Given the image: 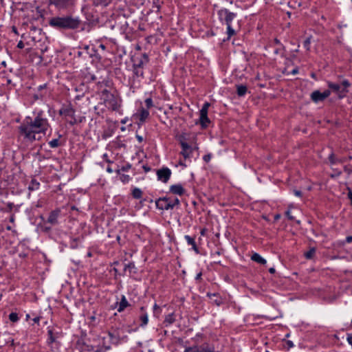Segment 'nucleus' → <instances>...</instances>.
I'll list each match as a JSON object with an SVG mask.
<instances>
[{"mask_svg": "<svg viewBox=\"0 0 352 352\" xmlns=\"http://www.w3.org/2000/svg\"><path fill=\"white\" fill-rule=\"evenodd\" d=\"M247 92V87L243 85L236 86V93L239 96H243Z\"/></svg>", "mask_w": 352, "mask_h": 352, "instance_id": "24", "label": "nucleus"}, {"mask_svg": "<svg viewBox=\"0 0 352 352\" xmlns=\"http://www.w3.org/2000/svg\"><path fill=\"white\" fill-rule=\"evenodd\" d=\"M328 87L329 89H331L333 91L336 92L338 97L340 98V94L341 93V85L337 83H333L331 82H328Z\"/></svg>", "mask_w": 352, "mask_h": 352, "instance_id": "20", "label": "nucleus"}, {"mask_svg": "<svg viewBox=\"0 0 352 352\" xmlns=\"http://www.w3.org/2000/svg\"><path fill=\"white\" fill-rule=\"evenodd\" d=\"M179 164L182 165V166H186L183 162H179Z\"/></svg>", "mask_w": 352, "mask_h": 352, "instance_id": "60", "label": "nucleus"}, {"mask_svg": "<svg viewBox=\"0 0 352 352\" xmlns=\"http://www.w3.org/2000/svg\"><path fill=\"white\" fill-rule=\"evenodd\" d=\"M192 150H182L181 154L183 155L184 158L186 160L190 157V154L192 153Z\"/></svg>", "mask_w": 352, "mask_h": 352, "instance_id": "30", "label": "nucleus"}, {"mask_svg": "<svg viewBox=\"0 0 352 352\" xmlns=\"http://www.w3.org/2000/svg\"><path fill=\"white\" fill-rule=\"evenodd\" d=\"M287 344L289 347H292L294 346L293 343L292 341H288L287 342Z\"/></svg>", "mask_w": 352, "mask_h": 352, "instance_id": "54", "label": "nucleus"}, {"mask_svg": "<svg viewBox=\"0 0 352 352\" xmlns=\"http://www.w3.org/2000/svg\"><path fill=\"white\" fill-rule=\"evenodd\" d=\"M10 221H11V222H13V221H14V218H13V217H12V218L10 219Z\"/></svg>", "mask_w": 352, "mask_h": 352, "instance_id": "63", "label": "nucleus"}, {"mask_svg": "<svg viewBox=\"0 0 352 352\" xmlns=\"http://www.w3.org/2000/svg\"><path fill=\"white\" fill-rule=\"evenodd\" d=\"M17 47L22 49L24 47V43L22 41H20L17 44Z\"/></svg>", "mask_w": 352, "mask_h": 352, "instance_id": "43", "label": "nucleus"}, {"mask_svg": "<svg viewBox=\"0 0 352 352\" xmlns=\"http://www.w3.org/2000/svg\"><path fill=\"white\" fill-rule=\"evenodd\" d=\"M140 311L142 312V314L140 316V320L141 321L140 326L144 327L148 324V314L145 312L144 308L143 307H142L140 308Z\"/></svg>", "mask_w": 352, "mask_h": 352, "instance_id": "17", "label": "nucleus"}, {"mask_svg": "<svg viewBox=\"0 0 352 352\" xmlns=\"http://www.w3.org/2000/svg\"><path fill=\"white\" fill-rule=\"evenodd\" d=\"M50 146L52 148H56L59 146L58 139H54L49 142Z\"/></svg>", "mask_w": 352, "mask_h": 352, "instance_id": "32", "label": "nucleus"}, {"mask_svg": "<svg viewBox=\"0 0 352 352\" xmlns=\"http://www.w3.org/2000/svg\"><path fill=\"white\" fill-rule=\"evenodd\" d=\"M275 272H276V270H275V269L274 267H271V268L269 269V272L270 274H274V273H275Z\"/></svg>", "mask_w": 352, "mask_h": 352, "instance_id": "48", "label": "nucleus"}, {"mask_svg": "<svg viewBox=\"0 0 352 352\" xmlns=\"http://www.w3.org/2000/svg\"><path fill=\"white\" fill-rule=\"evenodd\" d=\"M210 107V103L206 102L204 104L202 108L200 110V124L202 127H206L210 122V120L208 118V111Z\"/></svg>", "mask_w": 352, "mask_h": 352, "instance_id": "7", "label": "nucleus"}, {"mask_svg": "<svg viewBox=\"0 0 352 352\" xmlns=\"http://www.w3.org/2000/svg\"><path fill=\"white\" fill-rule=\"evenodd\" d=\"M169 190L171 193L180 196L183 195L186 192V190L181 184L171 185Z\"/></svg>", "mask_w": 352, "mask_h": 352, "instance_id": "12", "label": "nucleus"}, {"mask_svg": "<svg viewBox=\"0 0 352 352\" xmlns=\"http://www.w3.org/2000/svg\"><path fill=\"white\" fill-rule=\"evenodd\" d=\"M217 14L219 20L226 25L228 38H230L236 34L235 30L232 27V22L236 18V14L226 8H222L218 10Z\"/></svg>", "mask_w": 352, "mask_h": 352, "instance_id": "4", "label": "nucleus"}, {"mask_svg": "<svg viewBox=\"0 0 352 352\" xmlns=\"http://www.w3.org/2000/svg\"><path fill=\"white\" fill-rule=\"evenodd\" d=\"M95 79H96L95 76H93L91 77V80H94Z\"/></svg>", "mask_w": 352, "mask_h": 352, "instance_id": "62", "label": "nucleus"}, {"mask_svg": "<svg viewBox=\"0 0 352 352\" xmlns=\"http://www.w3.org/2000/svg\"><path fill=\"white\" fill-rule=\"evenodd\" d=\"M294 193L296 196L297 197H301L302 195V192L300 190H294Z\"/></svg>", "mask_w": 352, "mask_h": 352, "instance_id": "42", "label": "nucleus"}, {"mask_svg": "<svg viewBox=\"0 0 352 352\" xmlns=\"http://www.w3.org/2000/svg\"><path fill=\"white\" fill-rule=\"evenodd\" d=\"M347 341H348L349 344L352 346V333L348 334Z\"/></svg>", "mask_w": 352, "mask_h": 352, "instance_id": "40", "label": "nucleus"}, {"mask_svg": "<svg viewBox=\"0 0 352 352\" xmlns=\"http://www.w3.org/2000/svg\"><path fill=\"white\" fill-rule=\"evenodd\" d=\"M133 74L136 77H144V72L143 68H138L135 67H133Z\"/></svg>", "mask_w": 352, "mask_h": 352, "instance_id": "27", "label": "nucleus"}, {"mask_svg": "<svg viewBox=\"0 0 352 352\" xmlns=\"http://www.w3.org/2000/svg\"><path fill=\"white\" fill-rule=\"evenodd\" d=\"M251 259L254 261V262H256L261 265L266 264L267 261L265 258H263L258 253H254L252 256Z\"/></svg>", "mask_w": 352, "mask_h": 352, "instance_id": "19", "label": "nucleus"}, {"mask_svg": "<svg viewBox=\"0 0 352 352\" xmlns=\"http://www.w3.org/2000/svg\"><path fill=\"white\" fill-rule=\"evenodd\" d=\"M107 171L109 172V173L112 172L111 169L110 168H109V167L107 168Z\"/></svg>", "mask_w": 352, "mask_h": 352, "instance_id": "58", "label": "nucleus"}, {"mask_svg": "<svg viewBox=\"0 0 352 352\" xmlns=\"http://www.w3.org/2000/svg\"><path fill=\"white\" fill-rule=\"evenodd\" d=\"M211 155H206L204 156V160L206 162H209L210 160Z\"/></svg>", "mask_w": 352, "mask_h": 352, "instance_id": "41", "label": "nucleus"}, {"mask_svg": "<svg viewBox=\"0 0 352 352\" xmlns=\"http://www.w3.org/2000/svg\"><path fill=\"white\" fill-rule=\"evenodd\" d=\"M130 179V177L127 175H122L120 176V179L124 183L129 182Z\"/></svg>", "mask_w": 352, "mask_h": 352, "instance_id": "38", "label": "nucleus"}, {"mask_svg": "<svg viewBox=\"0 0 352 352\" xmlns=\"http://www.w3.org/2000/svg\"><path fill=\"white\" fill-rule=\"evenodd\" d=\"M60 113L61 115H64L65 116H71V117H72L73 114H74V111H73L72 109L66 108V109H61L60 111Z\"/></svg>", "mask_w": 352, "mask_h": 352, "instance_id": "26", "label": "nucleus"}, {"mask_svg": "<svg viewBox=\"0 0 352 352\" xmlns=\"http://www.w3.org/2000/svg\"><path fill=\"white\" fill-rule=\"evenodd\" d=\"M157 179L164 183H167L171 176V170L168 168H162L157 171Z\"/></svg>", "mask_w": 352, "mask_h": 352, "instance_id": "8", "label": "nucleus"}, {"mask_svg": "<svg viewBox=\"0 0 352 352\" xmlns=\"http://www.w3.org/2000/svg\"><path fill=\"white\" fill-rule=\"evenodd\" d=\"M49 24L56 29H76L79 27L80 21L71 16H55L50 19Z\"/></svg>", "mask_w": 352, "mask_h": 352, "instance_id": "3", "label": "nucleus"}, {"mask_svg": "<svg viewBox=\"0 0 352 352\" xmlns=\"http://www.w3.org/2000/svg\"><path fill=\"white\" fill-rule=\"evenodd\" d=\"M201 276H202L201 272H199V274H197V276L195 277V280H200L201 279Z\"/></svg>", "mask_w": 352, "mask_h": 352, "instance_id": "45", "label": "nucleus"}, {"mask_svg": "<svg viewBox=\"0 0 352 352\" xmlns=\"http://www.w3.org/2000/svg\"><path fill=\"white\" fill-rule=\"evenodd\" d=\"M132 195L135 199H140L142 196V191L138 188H134L132 191Z\"/></svg>", "mask_w": 352, "mask_h": 352, "instance_id": "25", "label": "nucleus"}, {"mask_svg": "<svg viewBox=\"0 0 352 352\" xmlns=\"http://www.w3.org/2000/svg\"><path fill=\"white\" fill-rule=\"evenodd\" d=\"M93 89L100 95V100H102L103 103L108 109L113 111L118 109L120 107L118 100L116 96L109 91L108 85L104 80L96 83Z\"/></svg>", "mask_w": 352, "mask_h": 352, "instance_id": "2", "label": "nucleus"}, {"mask_svg": "<svg viewBox=\"0 0 352 352\" xmlns=\"http://www.w3.org/2000/svg\"><path fill=\"white\" fill-rule=\"evenodd\" d=\"M47 223H45V224H46ZM43 230L45 232H49L50 230H51V227L50 226H47L46 225H44L43 226Z\"/></svg>", "mask_w": 352, "mask_h": 352, "instance_id": "44", "label": "nucleus"}, {"mask_svg": "<svg viewBox=\"0 0 352 352\" xmlns=\"http://www.w3.org/2000/svg\"><path fill=\"white\" fill-rule=\"evenodd\" d=\"M341 175V172L340 171H338L337 173H336V175L339 176Z\"/></svg>", "mask_w": 352, "mask_h": 352, "instance_id": "59", "label": "nucleus"}, {"mask_svg": "<svg viewBox=\"0 0 352 352\" xmlns=\"http://www.w3.org/2000/svg\"><path fill=\"white\" fill-rule=\"evenodd\" d=\"M60 212V210L59 209L52 211L48 217L46 223L51 224V226L57 225L58 223V218L59 217Z\"/></svg>", "mask_w": 352, "mask_h": 352, "instance_id": "10", "label": "nucleus"}, {"mask_svg": "<svg viewBox=\"0 0 352 352\" xmlns=\"http://www.w3.org/2000/svg\"><path fill=\"white\" fill-rule=\"evenodd\" d=\"M315 249L314 248H312L311 250H309L308 252H307L305 254V256L308 259H310L313 257V256L315 254Z\"/></svg>", "mask_w": 352, "mask_h": 352, "instance_id": "31", "label": "nucleus"}, {"mask_svg": "<svg viewBox=\"0 0 352 352\" xmlns=\"http://www.w3.org/2000/svg\"><path fill=\"white\" fill-rule=\"evenodd\" d=\"M344 171L349 174H350L351 173V170L350 169H349L346 166H344Z\"/></svg>", "mask_w": 352, "mask_h": 352, "instance_id": "53", "label": "nucleus"}, {"mask_svg": "<svg viewBox=\"0 0 352 352\" xmlns=\"http://www.w3.org/2000/svg\"><path fill=\"white\" fill-rule=\"evenodd\" d=\"M148 62V58L146 54H144L140 59H138L133 64V67L143 68L144 65Z\"/></svg>", "mask_w": 352, "mask_h": 352, "instance_id": "15", "label": "nucleus"}, {"mask_svg": "<svg viewBox=\"0 0 352 352\" xmlns=\"http://www.w3.org/2000/svg\"><path fill=\"white\" fill-rule=\"evenodd\" d=\"M187 243L192 246V249L196 252H198V248L197 247L196 243L195 241V239L191 237L189 235H186L184 236Z\"/></svg>", "mask_w": 352, "mask_h": 352, "instance_id": "21", "label": "nucleus"}, {"mask_svg": "<svg viewBox=\"0 0 352 352\" xmlns=\"http://www.w3.org/2000/svg\"><path fill=\"white\" fill-rule=\"evenodd\" d=\"M135 268V265L133 263H129L128 264L124 265V271H126L127 270H129L131 271V269Z\"/></svg>", "mask_w": 352, "mask_h": 352, "instance_id": "37", "label": "nucleus"}, {"mask_svg": "<svg viewBox=\"0 0 352 352\" xmlns=\"http://www.w3.org/2000/svg\"><path fill=\"white\" fill-rule=\"evenodd\" d=\"M82 120H85V117H83L82 118H80V119H79V122H82Z\"/></svg>", "mask_w": 352, "mask_h": 352, "instance_id": "57", "label": "nucleus"}, {"mask_svg": "<svg viewBox=\"0 0 352 352\" xmlns=\"http://www.w3.org/2000/svg\"><path fill=\"white\" fill-rule=\"evenodd\" d=\"M87 340V338L86 333L82 332L81 337L76 342V347L80 352H87L88 351Z\"/></svg>", "mask_w": 352, "mask_h": 352, "instance_id": "9", "label": "nucleus"}, {"mask_svg": "<svg viewBox=\"0 0 352 352\" xmlns=\"http://www.w3.org/2000/svg\"><path fill=\"white\" fill-rule=\"evenodd\" d=\"M199 352H214V346L208 343H204L199 346Z\"/></svg>", "mask_w": 352, "mask_h": 352, "instance_id": "18", "label": "nucleus"}, {"mask_svg": "<svg viewBox=\"0 0 352 352\" xmlns=\"http://www.w3.org/2000/svg\"><path fill=\"white\" fill-rule=\"evenodd\" d=\"M48 333H49V335H50V340H51V342H54V338H53V337H52V331L51 330H50V331H48Z\"/></svg>", "mask_w": 352, "mask_h": 352, "instance_id": "47", "label": "nucleus"}, {"mask_svg": "<svg viewBox=\"0 0 352 352\" xmlns=\"http://www.w3.org/2000/svg\"><path fill=\"white\" fill-rule=\"evenodd\" d=\"M348 197H349V199L351 200V204H352V192L350 191L348 193Z\"/></svg>", "mask_w": 352, "mask_h": 352, "instance_id": "51", "label": "nucleus"}, {"mask_svg": "<svg viewBox=\"0 0 352 352\" xmlns=\"http://www.w3.org/2000/svg\"><path fill=\"white\" fill-rule=\"evenodd\" d=\"M118 304V311L122 312L125 308L129 306V303L128 302L125 296L122 295L121 298V300L120 302H117Z\"/></svg>", "mask_w": 352, "mask_h": 352, "instance_id": "16", "label": "nucleus"}, {"mask_svg": "<svg viewBox=\"0 0 352 352\" xmlns=\"http://www.w3.org/2000/svg\"><path fill=\"white\" fill-rule=\"evenodd\" d=\"M175 316L173 314H168L166 316L164 322L166 324V325H169L173 324L175 322Z\"/></svg>", "mask_w": 352, "mask_h": 352, "instance_id": "28", "label": "nucleus"}, {"mask_svg": "<svg viewBox=\"0 0 352 352\" xmlns=\"http://www.w3.org/2000/svg\"><path fill=\"white\" fill-rule=\"evenodd\" d=\"M181 146L182 150H192V148L185 142H181Z\"/></svg>", "mask_w": 352, "mask_h": 352, "instance_id": "35", "label": "nucleus"}, {"mask_svg": "<svg viewBox=\"0 0 352 352\" xmlns=\"http://www.w3.org/2000/svg\"><path fill=\"white\" fill-rule=\"evenodd\" d=\"M136 138H137L138 140L140 142H142L143 138H142V136L137 135H136Z\"/></svg>", "mask_w": 352, "mask_h": 352, "instance_id": "50", "label": "nucleus"}, {"mask_svg": "<svg viewBox=\"0 0 352 352\" xmlns=\"http://www.w3.org/2000/svg\"><path fill=\"white\" fill-rule=\"evenodd\" d=\"M207 296L211 299L212 302L214 305H215L217 306H220L221 305H222L223 300L219 296V295L218 294H217V293H214V294L208 293Z\"/></svg>", "mask_w": 352, "mask_h": 352, "instance_id": "13", "label": "nucleus"}, {"mask_svg": "<svg viewBox=\"0 0 352 352\" xmlns=\"http://www.w3.org/2000/svg\"><path fill=\"white\" fill-rule=\"evenodd\" d=\"M346 242L350 243L352 242V236H347L346 238Z\"/></svg>", "mask_w": 352, "mask_h": 352, "instance_id": "46", "label": "nucleus"}, {"mask_svg": "<svg viewBox=\"0 0 352 352\" xmlns=\"http://www.w3.org/2000/svg\"><path fill=\"white\" fill-rule=\"evenodd\" d=\"M74 0H50L58 8H65L73 4Z\"/></svg>", "mask_w": 352, "mask_h": 352, "instance_id": "11", "label": "nucleus"}, {"mask_svg": "<svg viewBox=\"0 0 352 352\" xmlns=\"http://www.w3.org/2000/svg\"><path fill=\"white\" fill-rule=\"evenodd\" d=\"M149 116V111L147 109H142L140 112V121L144 122Z\"/></svg>", "mask_w": 352, "mask_h": 352, "instance_id": "23", "label": "nucleus"}, {"mask_svg": "<svg viewBox=\"0 0 352 352\" xmlns=\"http://www.w3.org/2000/svg\"><path fill=\"white\" fill-rule=\"evenodd\" d=\"M9 319L10 320V321H12L13 322H15L18 321L19 317H18L17 314H16V313H11L9 315Z\"/></svg>", "mask_w": 352, "mask_h": 352, "instance_id": "33", "label": "nucleus"}, {"mask_svg": "<svg viewBox=\"0 0 352 352\" xmlns=\"http://www.w3.org/2000/svg\"><path fill=\"white\" fill-rule=\"evenodd\" d=\"M341 162V160L336 157L333 152H331L328 157V162L330 165L333 166L338 162Z\"/></svg>", "mask_w": 352, "mask_h": 352, "instance_id": "22", "label": "nucleus"}, {"mask_svg": "<svg viewBox=\"0 0 352 352\" xmlns=\"http://www.w3.org/2000/svg\"><path fill=\"white\" fill-rule=\"evenodd\" d=\"M340 85L342 86V88L341 87L342 89L340 91L341 93L340 94V98H342L349 92L347 88L351 86V83L348 80L345 79L342 81Z\"/></svg>", "mask_w": 352, "mask_h": 352, "instance_id": "14", "label": "nucleus"}, {"mask_svg": "<svg viewBox=\"0 0 352 352\" xmlns=\"http://www.w3.org/2000/svg\"><path fill=\"white\" fill-rule=\"evenodd\" d=\"M40 320V318L39 317H36L33 319V321L35 322V323H38Z\"/></svg>", "mask_w": 352, "mask_h": 352, "instance_id": "52", "label": "nucleus"}, {"mask_svg": "<svg viewBox=\"0 0 352 352\" xmlns=\"http://www.w3.org/2000/svg\"><path fill=\"white\" fill-rule=\"evenodd\" d=\"M330 95H331V91L329 89H327L323 92H320L318 90H316L311 93V99L315 103H318L319 102H322V101L324 100Z\"/></svg>", "mask_w": 352, "mask_h": 352, "instance_id": "6", "label": "nucleus"}, {"mask_svg": "<svg viewBox=\"0 0 352 352\" xmlns=\"http://www.w3.org/2000/svg\"><path fill=\"white\" fill-rule=\"evenodd\" d=\"M285 214H286V215H287V217H288L289 219L293 220L294 219V217L292 215L290 210H287L285 212Z\"/></svg>", "mask_w": 352, "mask_h": 352, "instance_id": "39", "label": "nucleus"}, {"mask_svg": "<svg viewBox=\"0 0 352 352\" xmlns=\"http://www.w3.org/2000/svg\"><path fill=\"white\" fill-rule=\"evenodd\" d=\"M180 201L178 198L160 197L155 201L156 207L162 210H173L176 206H179Z\"/></svg>", "mask_w": 352, "mask_h": 352, "instance_id": "5", "label": "nucleus"}, {"mask_svg": "<svg viewBox=\"0 0 352 352\" xmlns=\"http://www.w3.org/2000/svg\"><path fill=\"white\" fill-rule=\"evenodd\" d=\"M96 318L95 316H91V317L89 318V320H91V322L95 321V320H96Z\"/></svg>", "mask_w": 352, "mask_h": 352, "instance_id": "55", "label": "nucleus"}, {"mask_svg": "<svg viewBox=\"0 0 352 352\" xmlns=\"http://www.w3.org/2000/svg\"><path fill=\"white\" fill-rule=\"evenodd\" d=\"M34 119L27 117L19 126V133L26 142H32L39 140L41 134L45 135L50 125L48 117L50 116V108L44 106L43 109L34 113Z\"/></svg>", "mask_w": 352, "mask_h": 352, "instance_id": "1", "label": "nucleus"}, {"mask_svg": "<svg viewBox=\"0 0 352 352\" xmlns=\"http://www.w3.org/2000/svg\"><path fill=\"white\" fill-rule=\"evenodd\" d=\"M341 160V162H340L339 163H343L344 160V159H340Z\"/></svg>", "mask_w": 352, "mask_h": 352, "instance_id": "61", "label": "nucleus"}, {"mask_svg": "<svg viewBox=\"0 0 352 352\" xmlns=\"http://www.w3.org/2000/svg\"><path fill=\"white\" fill-rule=\"evenodd\" d=\"M14 204L12 203H8V207L9 208V210H11L13 208Z\"/></svg>", "mask_w": 352, "mask_h": 352, "instance_id": "49", "label": "nucleus"}, {"mask_svg": "<svg viewBox=\"0 0 352 352\" xmlns=\"http://www.w3.org/2000/svg\"><path fill=\"white\" fill-rule=\"evenodd\" d=\"M274 42H275V43H276V44H279V43H280L279 40H278L277 38H275V39H274Z\"/></svg>", "mask_w": 352, "mask_h": 352, "instance_id": "56", "label": "nucleus"}, {"mask_svg": "<svg viewBox=\"0 0 352 352\" xmlns=\"http://www.w3.org/2000/svg\"><path fill=\"white\" fill-rule=\"evenodd\" d=\"M145 104L148 109L152 107L153 106L152 98H146L145 100Z\"/></svg>", "mask_w": 352, "mask_h": 352, "instance_id": "36", "label": "nucleus"}, {"mask_svg": "<svg viewBox=\"0 0 352 352\" xmlns=\"http://www.w3.org/2000/svg\"><path fill=\"white\" fill-rule=\"evenodd\" d=\"M77 122V120L75 118H74V122Z\"/></svg>", "mask_w": 352, "mask_h": 352, "instance_id": "64", "label": "nucleus"}, {"mask_svg": "<svg viewBox=\"0 0 352 352\" xmlns=\"http://www.w3.org/2000/svg\"><path fill=\"white\" fill-rule=\"evenodd\" d=\"M184 352H199V346L194 345L192 346L186 347Z\"/></svg>", "mask_w": 352, "mask_h": 352, "instance_id": "29", "label": "nucleus"}, {"mask_svg": "<svg viewBox=\"0 0 352 352\" xmlns=\"http://www.w3.org/2000/svg\"><path fill=\"white\" fill-rule=\"evenodd\" d=\"M310 44H311V37H308L305 39V41L303 43V45L306 48L307 50H310Z\"/></svg>", "mask_w": 352, "mask_h": 352, "instance_id": "34", "label": "nucleus"}]
</instances>
